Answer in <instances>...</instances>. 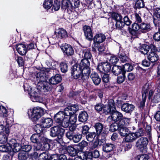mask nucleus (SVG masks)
Listing matches in <instances>:
<instances>
[{"mask_svg": "<svg viewBox=\"0 0 160 160\" xmlns=\"http://www.w3.org/2000/svg\"><path fill=\"white\" fill-rule=\"evenodd\" d=\"M111 119L114 122H120L121 121V123H126V125H128L130 121V118L123 117L121 113L115 110L113 111L111 115L108 117V120Z\"/></svg>", "mask_w": 160, "mask_h": 160, "instance_id": "nucleus-1", "label": "nucleus"}, {"mask_svg": "<svg viewBox=\"0 0 160 160\" xmlns=\"http://www.w3.org/2000/svg\"><path fill=\"white\" fill-rule=\"evenodd\" d=\"M50 130V136L53 137H57L56 140L59 143L61 142L64 135L65 129L57 125L52 127Z\"/></svg>", "mask_w": 160, "mask_h": 160, "instance_id": "nucleus-2", "label": "nucleus"}, {"mask_svg": "<svg viewBox=\"0 0 160 160\" xmlns=\"http://www.w3.org/2000/svg\"><path fill=\"white\" fill-rule=\"evenodd\" d=\"M37 134H32L30 138L31 142L33 143H40L45 142L46 138L40 133L42 131V129L40 128V124H37L35 128Z\"/></svg>", "mask_w": 160, "mask_h": 160, "instance_id": "nucleus-3", "label": "nucleus"}, {"mask_svg": "<svg viewBox=\"0 0 160 160\" xmlns=\"http://www.w3.org/2000/svg\"><path fill=\"white\" fill-rule=\"evenodd\" d=\"M106 39L105 35L102 33L97 34L93 38H92L93 43L92 45V50L94 52L96 51L95 48H97L99 46L100 43L103 42Z\"/></svg>", "mask_w": 160, "mask_h": 160, "instance_id": "nucleus-4", "label": "nucleus"}, {"mask_svg": "<svg viewBox=\"0 0 160 160\" xmlns=\"http://www.w3.org/2000/svg\"><path fill=\"white\" fill-rule=\"evenodd\" d=\"M148 143V138L146 137H141L137 141L136 146L141 150L142 152H145L147 150V146Z\"/></svg>", "mask_w": 160, "mask_h": 160, "instance_id": "nucleus-5", "label": "nucleus"}, {"mask_svg": "<svg viewBox=\"0 0 160 160\" xmlns=\"http://www.w3.org/2000/svg\"><path fill=\"white\" fill-rule=\"evenodd\" d=\"M31 119L34 121H36L44 114V111L40 107H35L31 110Z\"/></svg>", "mask_w": 160, "mask_h": 160, "instance_id": "nucleus-6", "label": "nucleus"}, {"mask_svg": "<svg viewBox=\"0 0 160 160\" xmlns=\"http://www.w3.org/2000/svg\"><path fill=\"white\" fill-rule=\"evenodd\" d=\"M47 81H39L37 84V88L38 90L40 92H47L51 90L52 87L51 85Z\"/></svg>", "mask_w": 160, "mask_h": 160, "instance_id": "nucleus-7", "label": "nucleus"}, {"mask_svg": "<svg viewBox=\"0 0 160 160\" xmlns=\"http://www.w3.org/2000/svg\"><path fill=\"white\" fill-rule=\"evenodd\" d=\"M40 91L36 88L33 89V90L29 94L30 96L31 100L33 102H40L42 99L40 96Z\"/></svg>", "mask_w": 160, "mask_h": 160, "instance_id": "nucleus-8", "label": "nucleus"}, {"mask_svg": "<svg viewBox=\"0 0 160 160\" xmlns=\"http://www.w3.org/2000/svg\"><path fill=\"white\" fill-rule=\"evenodd\" d=\"M103 112L105 114H108L112 112L113 111L116 110L114 101L113 100H110L109 101L108 105H103L102 109Z\"/></svg>", "mask_w": 160, "mask_h": 160, "instance_id": "nucleus-9", "label": "nucleus"}, {"mask_svg": "<svg viewBox=\"0 0 160 160\" xmlns=\"http://www.w3.org/2000/svg\"><path fill=\"white\" fill-rule=\"evenodd\" d=\"M97 69L100 72L105 73L111 70V66L109 63L103 62L98 64Z\"/></svg>", "mask_w": 160, "mask_h": 160, "instance_id": "nucleus-10", "label": "nucleus"}, {"mask_svg": "<svg viewBox=\"0 0 160 160\" xmlns=\"http://www.w3.org/2000/svg\"><path fill=\"white\" fill-rule=\"evenodd\" d=\"M46 63L49 68L45 69V71L47 73L49 72L50 74H54V72L57 71L56 65L57 62L54 61L49 62L47 61Z\"/></svg>", "mask_w": 160, "mask_h": 160, "instance_id": "nucleus-11", "label": "nucleus"}, {"mask_svg": "<svg viewBox=\"0 0 160 160\" xmlns=\"http://www.w3.org/2000/svg\"><path fill=\"white\" fill-rule=\"evenodd\" d=\"M61 49L67 56H71L74 54V50L72 46L68 44H62L60 46Z\"/></svg>", "mask_w": 160, "mask_h": 160, "instance_id": "nucleus-12", "label": "nucleus"}, {"mask_svg": "<svg viewBox=\"0 0 160 160\" xmlns=\"http://www.w3.org/2000/svg\"><path fill=\"white\" fill-rule=\"evenodd\" d=\"M41 126L44 128H49L52 125L53 121L50 118L42 117L40 121Z\"/></svg>", "mask_w": 160, "mask_h": 160, "instance_id": "nucleus-13", "label": "nucleus"}, {"mask_svg": "<svg viewBox=\"0 0 160 160\" xmlns=\"http://www.w3.org/2000/svg\"><path fill=\"white\" fill-rule=\"evenodd\" d=\"M83 29L86 38L90 41L92 40L93 34L90 27L86 25L83 27Z\"/></svg>", "mask_w": 160, "mask_h": 160, "instance_id": "nucleus-14", "label": "nucleus"}, {"mask_svg": "<svg viewBox=\"0 0 160 160\" xmlns=\"http://www.w3.org/2000/svg\"><path fill=\"white\" fill-rule=\"evenodd\" d=\"M158 81V84L154 91V96L152 99V101L155 103H158L160 100V78Z\"/></svg>", "mask_w": 160, "mask_h": 160, "instance_id": "nucleus-15", "label": "nucleus"}, {"mask_svg": "<svg viewBox=\"0 0 160 160\" xmlns=\"http://www.w3.org/2000/svg\"><path fill=\"white\" fill-rule=\"evenodd\" d=\"M103 126V125L100 122H97L95 123L94 127L96 132L97 138H100V136L103 134L102 131Z\"/></svg>", "mask_w": 160, "mask_h": 160, "instance_id": "nucleus-16", "label": "nucleus"}, {"mask_svg": "<svg viewBox=\"0 0 160 160\" xmlns=\"http://www.w3.org/2000/svg\"><path fill=\"white\" fill-rule=\"evenodd\" d=\"M55 36L56 38H66L68 36L66 30L63 29H59L55 32Z\"/></svg>", "mask_w": 160, "mask_h": 160, "instance_id": "nucleus-17", "label": "nucleus"}, {"mask_svg": "<svg viewBox=\"0 0 160 160\" xmlns=\"http://www.w3.org/2000/svg\"><path fill=\"white\" fill-rule=\"evenodd\" d=\"M15 142V140H12L9 142V144H11L10 147H11V150L12 149L13 152H17L20 150L22 147L20 144Z\"/></svg>", "mask_w": 160, "mask_h": 160, "instance_id": "nucleus-18", "label": "nucleus"}, {"mask_svg": "<svg viewBox=\"0 0 160 160\" xmlns=\"http://www.w3.org/2000/svg\"><path fill=\"white\" fill-rule=\"evenodd\" d=\"M134 108V106L132 104L128 103L123 104L121 107L122 111L126 113H130L132 112Z\"/></svg>", "mask_w": 160, "mask_h": 160, "instance_id": "nucleus-19", "label": "nucleus"}, {"mask_svg": "<svg viewBox=\"0 0 160 160\" xmlns=\"http://www.w3.org/2000/svg\"><path fill=\"white\" fill-rule=\"evenodd\" d=\"M44 71L39 72L36 74V77L37 81L47 80L48 78L46 75V72L45 71V69Z\"/></svg>", "mask_w": 160, "mask_h": 160, "instance_id": "nucleus-20", "label": "nucleus"}, {"mask_svg": "<svg viewBox=\"0 0 160 160\" xmlns=\"http://www.w3.org/2000/svg\"><path fill=\"white\" fill-rule=\"evenodd\" d=\"M90 78L95 85H98L101 82V78L98 74L95 72H92L90 75Z\"/></svg>", "mask_w": 160, "mask_h": 160, "instance_id": "nucleus-21", "label": "nucleus"}, {"mask_svg": "<svg viewBox=\"0 0 160 160\" xmlns=\"http://www.w3.org/2000/svg\"><path fill=\"white\" fill-rule=\"evenodd\" d=\"M150 23L147 22H142L140 24V30L142 32H146L151 30Z\"/></svg>", "mask_w": 160, "mask_h": 160, "instance_id": "nucleus-22", "label": "nucleus"}, {"mask_svg": "<svg viewBox=\"0 0 160 160\" xmlns=\"http://www.w3.org/2000/svg\"><path fill=\"white\" fill-rule=\"evenodd\" d=\"M16 50L21 55L26 54L27 52V49L25 45L22 44L17 45L16 47Z\"/></svg>", "mask_w": 160, "mask_h": 160, "instance_id": "nucleus-23", "label": "nucleus"}, {"mask_svg": "<svg viewBox=\"0 0 160 160\" xmlns=\"http://www.w3.org/2000/svg\"><path fill=\"white\" fill-rule=\"evenodd\" d=\"M90 73V70L89 67L82 68L81 70V78L82 80H86L89 78V75Z\"/></svg>", "mask_w": 160, "mask_h": 160, "instance_id": "nucleus-24", "label": "nucleus"}, {"mask_svg": "<svg viewBox=\"0 0 160 160\" xmlns=\"http://www.w3.org/2000/svg\"><path fill=\"white\" fill-rule=\"evenodd\" d=\"M153 22L155 25L160 22V8H156L155 10Z\"/></svg>", "mask_w": 160, "mask_h": 160, "instance_id": "nucleus-25", "label": "nucleus"}, {"mask_svg": "<svg viewBox=\"0 0 160 160\" xmlns=\"http://www.w3.org/2000/svg\"><path fill=\"white\" fill-rule=\"evenodd\" d=\"M65 116L63 111H60L54 115V119L56 122L59 124Z\"/></svg>", "mask_w": 160, "mask_h": 160, "instance_id": "nucleus-26", "label": "nucleus"}, {"mask_svg": "<svg viewBox=\"0 0 160 160\" xmlns=\"http://www.w3.org/2000/svg\"><path fill=\"white\" fill-rule=\"evenodd\" d=\"M62 80L61 76L59 74H56L54 76L52 77L49 79L50 84L56 85L60 82Z\"/></svg>", "mask_w": 160, "mask_h": 160, "instance_id": "nucleus-27", "label": "nucleus"}, {"mask_svg": "<svg viewBox=\"0 0 160 160\" xmlns=\"http://www.w3.org/2000/svg\"><path fill=\"white\" fill-rule=\"evenodd\" d=\"M139 127L140 128L139 129L135 132L137 138L144 135L145 133L144 128H143L145 127V124L142 123H140Z\"/></svg>", "mask_w": 160, "mask_h": 160, "instance_id": "nucleus-28", "label": "nucleus"}, {"mask_svg": "<svg viewBox=\"0 0 160 160\" xmlns=\"http://www.w3.org/2000/svg\"><path fill=\"white\" fill-rule=\"evenodd\" d=\"M42 143H37V145L34 146V149L37 151L46 150L49 149V145L48 143H45L43 147H42Z\"/></svg>", "mask_w": 160, "mask_h": 160, "instance_id": "nucleus-29", "label": "nucleus"}, {"mask_svg": "<svg viewBox=\"0 0 160 160\" xmlns=\"http://www.w3.org/2000/svg\"><path fill=\"white\" fill-rule=\"evenodd\" d=\"M148 60L152 62H157L159 59V56L156 52H149L148 56Z\"/></svg>", "mask_w": 160, "mask_h": 160, "instance_id": "nucleus-30", "label": "nucleus"}, {"mask_svg": "<svg viewBox=\"0 0 160 160\" xmlns=\"http://www.w3.org/2000/svg\"><path fill=\"white\" fill-rule=\"evenodd\" d=\"M122 123L120 122L117 123L114 122L112 123L110 126L109 131L112 132L116 131L117 130H119L120 128L122 127Z\"/></svg>", "mask_w": 160, "mask_h": 160, "instance_id": "nucleus-31", "label": "nucleus"}, {"mask_svg": "<svg viewBox=\"0 0 160 160\" xmlns=\"http://www.w3.org/2000/svg\"><path fill=\"white\" fill-rule=\"evenodd\" d=\"M128 125H126V123H123L122 127L120 128L118 131L121 136L123 137H126L128 134V129L126 128L125 126H127Z\"/></svg>", "mask_w": 160, "mask_h": 160, "instance_id": "nucleus-32", "label": "nucleus"}, {"mask_svg": "<svg viewBox=\"0 0 160 160\" xmlns=\"http://www.w3.org/2000/svg\"><path fill=\"white\" fill-rule=\"evenodd\" d=\"M115 145L113 144L106 143L103 146L102 150L105 152H108L112 151Z\"/></svg>", "mask_w": 160, "mask_h": 160, "instance_id": "nucleus-33", "label": "nucleus"}, {"mask_svg": "<svg viewBox=\"0 0 160 160\" xmlns=\"http://www.w3.org/2000/svg\"><path fill=\"white\" fill-rule=\"evenodd\" d=\"M88 118V113L85 112H82L80 113L78 116L79 121L82 122H85Z\"/></svg>", "mask_w": 160, "mask_h": 160, "instance_id": "nucleus-34", "label": "nucleus"}, {"mask_svg": "<svg viewBox=\"0 0 160 160\" xmlns=\"http://www.w3.org/2000/svg\"><path fill=\"white\" fill-rule=\"evenodd\" d=\"M137 138L135 133H128L125 139L126 141L127 142H132Z\"/></svg>", "mask_w": 160, "mask_h": 160, "instance_id": "nucleus-35", "label": "nucleus"}, {"mask_svg": "<svg viewBox=\"0 0 160 160\" xmlns=\"http://www.w3.org/2000/svg\"><path fill=\"white\" fill-rule=\"evenodd\" d=\"M123 71L121 67L118 66H114L112 68V72L116 75H118Z\"/></svg>", "mask_w": 160, "mask_h": 160, "instance_id": "nucleus-36", "label": "nucleus"}, {"mask_svg": "<svg viewBox=\"0 0 160 160\" xmlns=\"http://www.w3.org/2000/svg\"><path fill=\"white\" fill-rule=\"evenodd\" d=\"M69 119L68 116H65L61 121V122L59 124V125L64 128H68L70 124Z\"/></svg>", "mask_w": 160, "mask_h": 160, "instance_id": "nucleus-37", "label": "nucleus"}, {"mask_svg": "<svg viewBox=\"0 0 160 160\" xmlns=\"http://www.w3.org/2000/svg\"><path fill=\"white\" fill-rule=\"evenodd\" d=\"M67 150L70 155L71 156H74L77 153L76 149L72 146H68L67 148Z\"/></svg>", "mask_w": 160, "mask_h": 160, "instance_id": "nucleus-38", "label": "nucleus"}, {"mask_svg": "<svg viewBox=\"0 0 160 160\" xmlns=\"http://www.w3.org/2000/svg\"><path fill=\"white\" fill-rule=\"evenodd\" d=\"M118 56L120 60L122 63L126 62L128 61V58L125 53L122 51H120L118 54Z\"/></svg>", "mask_w": 160, "mask_h": 160, "instance_id": "nucleus-39", "label": "nucleus"}, {"mask_svg": "<svg viewBox=\"0 0 160 160\" xmlns=\"http://www.w3.org/2000/svg\"><path fill=\"white\" fill-rule=\"evenodd\" d=\"M78 65L82 69L83 68L89 67L90 63L88 60L83 59L81 60L80 63Z\"/></svg>", "mask_w": 160, "mask_h": 160, "instance_id": "nucleus-40", "label": "nucleus"}, {"mask_svg": "<svg viewBox=\"0 0 160 160\" xmlns=\"http://www.w3.org/2000/svg\"><path fill=\"white\" fill-rule=\"evenodd\" d=\"M28 154L25 151H21L18 154V158L19 160H26L28 158Z\"/></svg>", "mask_w": 160, "mask_h": 160, "instance_id": "nucleus-41", "label": "nucleus"}, {"mask_svg": "<svg viewBox=\"0 0 160 160\" xmlns=\"http://www.w3.org/2000/svg\"><path fill=\"white\" fill-rule=\"evenodd\" d=\"M97 136V133L94 132H89L86 135V138L87 140L90 142L93 141L95 137Z\"/></svg>", "mask_w": 160, "mask_h": 160, "instance_id": "nucleus-42", "label": "nucleus"}, {"mask_svg": "<svg viewBox=\"0 0 160 160\" xmlns=\"http://www.w3.org/2000/svg\"><path fill=\"white\" fill-rule=\"evenodd\" d=\"M9 143L6 145H3L0 146V151L2 152H8L11 150V147H10L11 145Z\"/></svg>", "mask_w": 160, "mask_h": 160, "instance_id": "nucleus-43", "label": "nucleus"}, {"mask_svg": "<svg viewBox=\"0 0 160 160\" xmlns=\"http://www.w3.org/2000/svg\"><path fill=\"white\" fill-rule=\"evenodd\" d=\"M149 50V47L146 44L142 45L140 48V51L144 54H147Z\"/></svg>", "mask_w": 160, "mask_h": 160, "instance_id": "nucleus-44", "label": "nucleus"}, {"mask_svg": "<svg viewBox=\"0 0 160 160\" xmlns=\"http://www.w3.org/2000/svg\"><path fill=\"white\" fill-rule=\"evenodd\" d=\"M53 0H45L43 3V7L46 9H50L52 6Z\"/></svg>", "mask_w": 160, "mask_h": 160, "instance_id": "nucleus-45", "label": "nucleus"}, {"mask_svg": "<svg viewBox=\"0 0 160 160\" xmlns=\"http://www.w3.org/2000/svg\"><path fill=\"white\" fill-rule=\"evenodd\" d=\"M88 156H91V157L94 158H98L100 155L99 151L96 149L88 152Z\"/></svg>", "mask_w": 160, "mask_h": 160, "instance_id": "nucleus-46", "label": "nucleus"}, {"mask_svg": "<svg viewBox=\"0 0 160 160\" xmlns=\"http://www.w3.org/2000/svg\"><path fill=\"white\" fill-rule=\"evenodd\" d=\"M125 72L122 71L121 74L117 78V81L118 83H122L125 80Z\"/></svg>", "mask_w": 160, "mask_h": 160, "instance_id": "nucleus-47", "label": "nucleus"}, {"mask_svg": "<svg viewBox=\"0 0 160 160\" xmlns=\"http://www.w3.org/2000/svg\"><path fill=\"white\" fill-rule=\"evenodd\" d=\"M10 132V130L8 126H6L5 127L2 125L0 124V133H5L8 135Z\"/></svg>", "mask_w": 160, "mask_h": 160, "instance_id": "nucleus-48", "label": "nucleus"}, {"mask_svg": "<svg viewBox=\"0 0 160 160\" xmlns=\"http://www.w3.org/2000/svg\"><path fill=\"white\" fill-rule=\"evenodd\" d=\"M61 7L63 9L71 7V4L68 0H62V2Z\"/></svg>", "mask_w": 160, "mask_h": 160, "instance_id": "nucleus-49", "label": "nucleus"}, {"mask_svg": "<svg viewBox=\"0 0 160 160\" xmlns=\"http://www.w3.org/2000/svg\"><path fill=\"white\" fill-rule=\"evenodd\" d=\"M72 112V114H74L77 112L79 110L80 106L76 104L69 106Z\"/></svg>", "mask_w": 160, "mask_h": 160, "instance_id": "nucleus-50", "label": "nucleus"}, {"mask_svg": "<svg viewBox=\"0 0 160 160\" xmlns=\"http://www.w3.org/2000/svg\"><path fill=\"white\" fill-rule=\"evenodd\" d=\"M40 160H47L49 159V155L48 152H44L40 153L38 157Z\"/></svg>", "mask_w": 160, "mask_h": 160, "instance_id": "nucleus-51", "label": "nucleus"}, {"mask_svg": "<svg viewBox=\"0 0 160 160\" xmlns=\"http://www.w3.org/2000/svg\"><path fill=\"white\" fill-rule=\"evenodd\" d=\"M112 18L116 21L122 20V17L120 14L115 12H112L111 14Z\"/></svg>", "mask_w": 160, "mask_h": 160, "instance_id": "nucleus-52", "label": "nucleus"}, {"mask_svg": "<svg viewBox=\"0 0 160 160\" xmlns=\"http://www.w3.org/2000/svg\"><path fill=\"white\" fill-rule=\"evenodd\" d=\"M0 116L5 117L8 116L7 111L6 108L3 106H0Z\"/></svg>", "mask_w": 160, "mask_h": 160, "instance_id": "nucleus-53", "label": "nucleus"}, {"mask_svg": "<svg viewBox=\"0 0 160 160\" xmlns=\"http://www.w3.org/2000/svg\"><path fill=\"white\" fill-rule=\"evenodd\" d=\"M53 8L55 11L58 10L60 7V2L59 0H54V3H52Z\"/></svg>", "mask_w": 160, "mask_h": 160, "instance_id": "nucleus-54", "label": "nucleus"}, {"mask_svg": "<svg viewBox=\"0 0 160 160\" xmlns=\"http://www.w3.org/2000/svg\"><path fill=\"white\" fill-rule=\"evenodd\" d=\"M133 69V66L129 63H126L123 65V70L124 72H129Z\"/></svg>", "mask_w": 160, "mask_h": 160, "instance_id": "nucleus-55", "label": "nucleus"}, {"mask_svg": "<svg viewBox=\"0 0 160 160\" xmlns=\"http://www.w3.org/2000/svg\"><path fill=\"white\" fill-rule=\"evenodd\" d=\"M84 54V59H87L88 60L90 59L92 57V55L90 51L88 50H85L83 51Z\"/></svg>", "mask_w": 160, "mask_h": 160, "instance_id": "nucleus-56", "label": "nucleus"}, {"mask_svg": "<svg viewBox=\"0 0 160 160\" xmlns=\"http://www.w3.org/2000/svg\"><path fill=\"white\" fill-rule=\"evenodd\" d=\"M61 71L63 73H65L68 70V66L66 63L62 62L60 65Z\"/></svg>", "mask_w": 160, "mask_h": 160, "instance_id": "nucleus-57", "label": "nucleus"}, {"mask_svg": "<svg viewBox=\"0 0 160 160\" xmlns=\"http://www.w3.org/2000/svg\"><path fill=\"white\" fill-rule=\"evenodd\" d=\"M82 135L80 134H76L74 135L72 138V139L74 142H78L81 139Z\"/></svg>", "mask_w": 160, "mask_h": 160, "instance_id": "nucleus-58", "label": "nucleus"}, {"mask_svg": "<svg viewBox=\"0 0 160 160\" xmlns=\"http://www.w3.org/2000/svg\"><path fill=\"white\" fill-rule=\"evenodd\" d=\"M103 108V105L101 102L97 103L94 106L95 109L97 112L101 111Z\"/></svg>", "mask_w": 160, "mask_h": 160, "instance_id": "nucleus-59", "label": "nucleus"}, {"mask_svg": "<svg viewBox=\"0 0 160 160\" xmlns=\"http://www.w3.org/2000/svg\"><path fill=\"white\" fill-rule=\"evenodd\" d=\"M5 133H0V143H3L7 141V136Z\"/></svg>", "mask_w": 160, "mask_h": 160, "instance_id": "nucleus-60", "label": "nucleus"}, {"mask_svg": "<svg viewBox=\"0 0 160 160\" xmlns=\"http://www.w3.org/2000/svg\"><path fill=\"white\" fill-rule=\"evenodd\" d=\"M149 156L147 154H142L138 155L136 158V160H148Z\"/></svg>", "mask_w": 160, "mask_h": 160, "instance_id": "nucleus-61", "label": "nucleus"}, {"mask_svg": "<svg viewBox=\"0 0 160 160\" xmlns=\"http://www.w3.org/2000/svg\"><path fill=\"white\" fill-rule=\"evenodd\" d=\"M119 60L118 58L115 56H112L110 57L109 60V63H111L114 65L116 64Z\"/></svg>", "mask_w": 160, "mask_h": 160, "instance_id": "nucleus-62", "label": "nucleus"}, {"mask_svg": "<svg viewBox=\"0 0 160 160\" xmlns=\"http://www.w3.org/2000/svg\"><path fill=\"white\" fill-rule=\"evenodd\" d=\"M135 6L137 8H143L144 4L143 0H137L135 3Z\"/></svg>", "mask_w": 160, "mask_h": 160, "instance_id": "nucleus-63", "label": "nucleus"}, {"mask_svg": "<svg viewBox=\"0 0 160 160\" xmlns=\"http://www.w3.org/2000/svg\"><path fill=\"white\" fill-rule=\"evenodd\" d=\"M81 73V70L77 72H71L72 76L73 78L76 79L79 78Z\"/></svg>", "mask_w": 160, "mask_h": 160, "instance_id": "nucleus-64", "label": "nucleus"}]
</instances>
